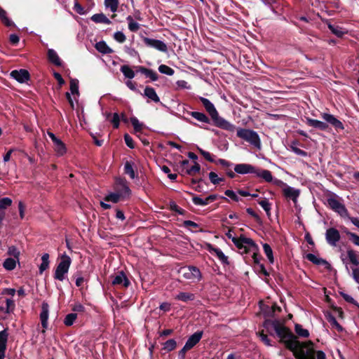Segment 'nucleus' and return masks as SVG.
Wrapping results in <instances>:
<instances>
[{"label":"nucleus","mask_w":359,"mask_h":359,"mask_svg":"<svg viewBox=\"0 0 359 359\" xmlns=\"http://www.w3.org/2000/svg\"><path fill=\"white\" fill-rule=\"evenodd\" d=\"M199 99L211 118L218 113L215 105L208 99L203 97H200Z\"/></svg>","instance_id":"nucleus-22"},{"label":"nucleus","mask_w":359,"mask_h":359,"mask_svg":"<svg viewBox=\"0 0 359 359\" xmlns=\"http://www.w3.org/2000/svg\"><path fill=\"white\" fill-rule=\"evenodd\" d=\"M322 117L327 123L331 124L335 128L341 130L344 128L343 123L332 114L323 113Z\"/></svg>","instance_id":"nucleus-18"},{"label":"nucleus","mask_w":359,"mask_h":359,"mask_svg":"<svg viewBox=\"0 0 359 359\" xmlns=\"http://www.w3.org/2000/svg\"><path fill=\"white\" fill-rule=\"evenodd\" d=\"M209 179L213 184H217L223 181V178L219 177L217 174L214 172L209 173Z\"/></svg>","instance_id":"nucleus-56"},{"label":"nucleus","mask_w":359,"mask_h":359,"mask_svg":"<svg viewBox=\"0 0 359 359\" xmlns=\"http://www.w3.org/2000/svg\"><path fill=\"white\" fill-rule=\"evenodd\" d=\"M130 284V283L123 271L118 272L112 280V285H122L124 287H128Z\"/></svg>","instance_id":"nucleus-20"},{"label":"nucleus","mask_w":359,"mask_h":359,"mask_svg":"<svg viewBox=\"0 0 359 359\" xmlns=\"http://www.w3.org/2000/svg\"><path fill=\"white\" fill-rule=\"evenodd\" d=\"M137 68L138 72L144 74L147 78H149L152 81H156L158 79V74L154 70L144 67H138Z\"/></svg>","instance_id":"nucleus-26"},{"label":"nucleus","mask_w":359,"mask_h":359,"mask_svg":"<svg viewBox=\"0 0 359 359\" xmlns=\"http://www.w3.org/2000/svg\"><path fill=\"white\" fill-rule=\"evenodd\" d=\"M328 205L332 210L342 217L348 215V210L345 205L341 202V198L336 194H333L327 198Z\"/></svg>","instance_id":"nucleus-7"},{"label":"nucleus","mask_w":359,"mask_h":359,"mask_svg":"<svg viewBox=\"0 0 359 359\" xmlns=\"http://www.w3.org/2000/svg\"><path fill=\"white\" fill-rule=\"evenodd\" d=\"M299 143L297 141H293L290 145V150L298 156L306 157L308 156L306 151L298 148Z\"/></svg>","instance_id":"nucleus-32"},{"label":"nucleus","mask_w":359,"mask_h":359,"mask_svg":"<svg viewBox=\"0 0 359 359\" xmlns=\"http://www.w3.org/2000/svg\"><path fill=\"white\" fill-rule=\"evenodd\" d=\"M197 149L198 150V151L200 152V154L209 162H211V163H214L215 162V159L212 156V155L208 152V151H206L203 149H202L201 148H199L198 147Z\"/></svg>","instance_id":"nucleus-55"},{"label":"nucleus","mask_w":359,"mask_h":359,"mask_svg":"<svg viewBox=\"0 0 359 359\" xmlns=\"http://www.w3.org/2000/svg\"><path fill=\"white\" fill-rule=\"evenodd\" d=\"M294 330L295 332L301 337L307 338L309 336V330L303 328L299 324H295Z\"/></svg>","instance_id":"nucleus-43"},{"label":"nucleus","mask_w":359,"mask_h":359,"mask_svg":"<svg viewBox=\"0 0 359 359\" xmlns=\"http://www.w3.org/2000/svg\"><path fill=\"white\" fill-rule=\"evenodd\" d=\"M257 167L248 163H239L234 166V172L240 175L255 174Z\"/></svg>","instance_id":"nucleus-13"},{"label":"nucleus","mask_w":359,"mask_h":359,"mask_svg":"<svg viewBox=\"0 0 359 359\" xmlns=\"http://www.w3.org/2000/svg\"><path fill=\"white\" fill-rule=\"evenodd\" d=\"M111 122L113 124L114 128H118L119 126L120 116L117 113H114L112 116Z\"/></svg>","instance_id":"nucleus-63"},{"label":"nucleus","mask_w":359,"mask_h":359,"mask_svg":"<svg viewBox=\"0 0 359 359\" xmlns=\"http://www.w3.org/2000/svg\"><path fill=\"white\" fill-rule=\"evenodd\" d=\"M340 233L335 228H330L325 232V239L329 245L335 247L340 240Z\"/></svg>","instance_id":"nucleus-11"},{"label":"nucleus","mask_w":359,"mask_h":359,"mask_svg":"<svg viewBox=\"0 0 359 359\" xmlns=\"http://www.w3.org/2000/svg\"><path fill=\"white\" fill-rule=\"evenodd\" d=\"M237 136L257 149L261 148V140L257 132L245 128H239L237 130Z\"/></svg>","instance_id":"nucleus-5"},{"label":"nucleus","mask_w":359,"mask_h":359,"mask_svg":"<svg viewBox=\"0 0 359 359\" xmlns=\"http://www.w3.org/2000/svg\"><path fill=\"white\" fill-rule=\"evenodd\" d=\"M124 140H125L126 145L129 148L133 149L135 147V144H134L133 140L128 134H126L124 135Z\"/></svg>","instance_id":"nucleus-62"},{"label":"nucleus","mask_w":359,"mask_h":359,"mask_svg":"<svg viewBox=\"0 0 359 359\" xmlns=\"http://www.w3.org/2000/svg\"><path fill=\"white\" fill-rule=\"evenodd\" d=\"M346 235L354 245L359 246V236L350 231H347Z\"/></svg>","instance_id":"nucleus-59"},{"label":"nucleus","mask_w":359,"mask_h":359,"mask_svg":"<svg viewBox=\"0 0 359 359\" xmlns=\"http://www.w3.org/2000/svg\"><path fill=\"white\" fill-rule=\"evenodd\" d=\"M226 236L228 238L231 240L238 249H243L245 252L249 250H257V245L254 241L250 238H247L244 236H241L238 238L235 237L232 230H229L228 232L226 233Z\"/></svg>","instance_id":"nucleus-2"},{"label":"nucleus","mask_w":359,"mask_h":359,"mask_svg":"<svg viewBox=\"0 0 359 359\" xmlns=\"http://www.w3.org/2000/svg\"><path fill=\"white\" fill-rule=\"evenodd\" d=\"M47 134L53 142L54 150L57 155L59 156H63L67 152L65 144L54 133L48 131Z\"/></svg>","instance_id":"nucleus-9"},{"label":"nucleus","mask_w":359,"mask_h":359,"mask_svg":"<svg viewBox=\"0 0 359 359\" xmlns=\"http://www.w3.org/2000/svg\"><path fill=\"white\" fill-rule=\"evenodd\" d=\"M144 96L148 97L151 101L158 103L160 102V98L158 96L156 90L154 88L150 86H147L144 90Z\"/></svg>","instance_id":"nucleus-25"},{"label":"nucleus","mask_w":359,"mask_h":359,"mask_svg":"<svg viewBox=\"0 0 359 359\" xmlns=\"http://www.w3.org/2000/svg\"><path fill=\"white\" fill-rule=\"evenodd\" d=\"M263 326L271 335L276 333L280 338V341L284 343L288 349L292 351L296 357L299 359H304V351L297 353V349L299 348L300 344L296 336L279 320H266L264 322Z\"/></svg>","instance_id":"nucleus-1"},{"label":"nucleus","mask_w":359,"mask_h":359,"mask_svg":"<svg viewBox=\"0 0 359 359\" xmlns=\"http://www.w3.org/2000/svg\"><path fill=\"white\" fill-rule=\"evenodd\" d=\"M195 299V295L191 292H180L176 297L175 299L182 301L184 302H187L189 301H193Z\"/></svg>","instance_id":"nucleus-31"},{"label":"nucleus","mask_w":359,"mask_h":359,"mask_svg":"<svg viewBox=\"0 0 359 359\" xmlns=\"http://www.w3.org/2000/svg\"><path fill=\"white\" fill-rule=\"evenodd\" d=\"M77 318V314L74 313L67 314L64 320V324L67 326H71Z\"/></svg>","instance_id":"nucleus-50"},{"label":"nucleus","mask_w":359,"mask_h":359,"mask_svg":"<svg viewBox=\"0 0 359 359\" xmlns=\"http://www.w3.org/2000/svg\"><path fill=\"white\" fill-rule=\"evenodd\" d=\"M213 251L222 263L229 264L228 257L224 254L222 250L219 248H214Z\"/></svg>","instance_id":"nucleus-49"},{"label":"nucleus","mask_w":359,"mask_h":359,"mask_svg":"<svg viewBox=\"0 0 359 359\" xmlns=\"http://www.w3.org/2000/svg\"><path fill=\"white\" fill-rule=\"evenodd\" d=\"M181 169L182 172L187 175H194L196 173L199 172L201 166L196 162H194V165H189V161L184 160L181 162Z\"/></svg>","instance_id":"nucleus-12"},{"label":"nucleus","mask_w":359,"mask_h":359,"mask_svg":"<svg viewBox=\"0 0 359 359\" xmlns=\"http://www.w3.org/2000/svg\"><path fill=\"white\" fill-rule=\"evenodd\" d=\"M12 204V200L10 198L5 197L0 199V210L6 209Z\"/></svg>","instance_id":"nucleus-54"},{"label":"nucleus","mask_w":359,"mask_h":359,"mask_svg":"<svg viewBox=\"0 0 359 359\" xmlns=\"http://www.w3.org/2000/svg\"><path fill=\"white\" fill-rule=\"evenodd\" d=\"M49 316V305L47 302H43L41 304V311L40 313V320L41 325L43 328L42 332H45V330L48 328Z\"/></svg>","instance_id":"nucleus-15"},{"label":"nucleus","mask_w":359,"mask_h":359,"mask_svg":"<svg viewBox=\"0 0 359 359\" xmlns=\"http://www.w3.org/2000/svg\"><path fill=\"white\" fill-rule=\"evenodd\" d=\"M328 28L332 34L338 37L343 36V35L346 33L345 29L338 25H334L330 23L328 24Z\"/></svg>","instance_id":"nucleus-38"},{"label":"nucleus","mask_w":359,"mask_h":359,"mask_svg":"<svg viewBox=\"0 0 359 359\" xmlns=\"http://www.w3.org/2000/svg\"><path fill=\"white\" fill-rule=\"evenodd\" d=\"M95 47L98 52L102 54H108L113 53V50L110 47H109L107 43L104 41H101L96 43Z\"/></svg>","instance_id":"nucleus-29"},{"label":"nucleus","mask_w":359,"mask_h":359,"mask_svg":"<svg viewBox=\"0 0 359 359\" xmlns=\"http://www.w3.org/2000/svg\"><path fill=\"white\" fill-rule=\"evenodd\" d=\"M142 39L147 46L154 48L163 53H166L168 51L167 44L163 41L150 39L148 37H143Z\"/></svg>","instance_id":"nucleus-8"},{"label":"nucleus","mask_w":359,"mask_h":359,"mask_svg":"<svg viewBox=\"0 0 359 359\" xmlns=\"http://www.w3.org/2000/svg\"><path fill=\"white\" fill-rule=\"evenodd\" d=\"M182 276L191 282H199L202 279V274L198 268L194 266H184L180 269Z\"/></svg>","instance_id":"nucleus-6"},{"label":"nucleus","mask_w":359,"mask_h":359,"mask_svg":"<svg viewBox=\"0 0 359 359\" xmlns=\"http://www.w3.org/2000/svg\"><path fill=\"white\" fill-rule=\"evenodd\" d=\"M8 254L11 256H13L14 259L18 260L20 256V251L15 246H11L8 248Z\"/></svg>","instance_id":"nucleus-58"},{"label":"nucleus","mask_w":359,"mask_h":359,"mask_svg":"<svg viewBox=\"0 0 359 359\" xmlns=\"http://www.w3.org/2000/svg\"><path fill=\"white\" fill-rule=\"evenodd\" d=\"M327 320L328 322L331 324V325L335 327L337 330V331L342 332L344 330L342 326L337 322V320L333 316H330Z\"/></svg>","instance_id":"nucleus-53"},{"label":"nucleus","mask_w":359,"mask_h":359,"mask_svg":"<svg viewBox=\"0 0 359 359\" xmlns=\"http://www.w3.org/2000/svg\"><path fill=\"white\" fill-rule=\"evenodd\" d=\"M126 20L128 24V29L130 32H136L137 31L139 30V29L140 27V25L134 20L133 16L128 15L126 18Z\"/></svg>","instance_id":"nucleus-34"},{"label":"nucleus","mask_w":359,"mask_h":359,"mask_svg":"<svg viewBox=\"0 0 359 359\" xmlns=\"http://www.w3.org/2000/svg\"><path fill=\"white\" fill-rule=\"evenodd\" d=\"M263 250H264V252L266 257L268 258L269 262L271 264H273L274 262V258H273V250H272L271 246L267 243H264L263 244Z\"/></svg>","instance_id":"nucleus-42"},{"label":"nucleus","mask_w":359,"mask_h":359,"mask_svg":"<svg viewBox=\"0 0 359 359\" xmlns=\"http://www.w3.org/2000/svg\"><path fill=\"white\" fill-rule=\"evenodd\" d=\"M15 303L12 299H6V306H1L0 311H2L5 313H11L15 309Z\"/></svg>","instance_id":"nucleus-37"},{"label":"nucleus","mask_w":359,"mask_h":359,"mask_svg":"<svg viewBox=\"0 0 359 359\" xmlns=\"http://www.w3.org/2000/svg\"><path fill=\"white\" fill-rule=\"evenodd\" d=\"M190 115L193 118H194L195 119H196L197 121H198L201 123H210V118L204 113L198 112V111H191V112H190Z\"/></svg>","instance_id":"nucleus-30"},{"label":"nucleus","mask_w":359,"mask_h":359,"mask_svg":"<svg viewBox=\"0 0 359 359\" xmlns=\"http://www.w3.org/2000/svg\"><path fill=\"white\" fill-rule=\"evenodd\" d=\"M255 176L262 179L266 182H272L274 184L275 179L273 177L271 172L268 170L261 169L257 167Z\"/></svg>","instance_id":"nucleus-17"},{"label":"nucleus","mask_w":359,"mask_h":359,"mask_svg":"<svg viewBox=\"0 0 359 359\" xmlns=\"http://www.w3.org/2000/svg\"><path fill=\"white\" fill-rule=\"evenodd\" d=\"M124 171L128 174L131 179L135 178V172L133 169V163L130 161H127L124 165Z\"/></svg>","instance_id":"nucleus-41"},{"label":"nucleus","mask_w":359,"mask_h":359,"mask_svg":"<svg viewBox=\"0 0 359 359\" xmlns=\"http://www.w3.org/2000/svg\"><path fill=\"white\" fill-rule=\"evenodd\" d=\"M192 201L196 205L204 206L208 205L206 198L203 199L198 196H194L192 198Z\"/></svg>","instance_id":"nucleus-57"},{"label":"nucleus","mask_w":359,"mask_h":359,"mask_svg":"<svg viewBox=\"0 0 359 359\" xmlns=\"http://www.w3.org/2000/svg\"><path fill=\"white\" fill-rule=\"evenodd\" d=\"M224 194H225L226 196H227L228 197H229L231 199H232L234 201H239V197L236 194V192H234L232 190L227 189V190L225 191Z\"/></svg>","instance_id":"nucleus-61"},{"label":"nucleus","mask_w":359,"mask_h":359,"mask_svg":"<svg viewBox=\"0 0 359 359\" xmlns=\"http://www.w3.org/2000/svg\"><path fill=\"white\" fill-rule=\"evenodd\" d=\"M259 205L264 210L268 216L271 215V204L269 202L268 199L264 198L258 202Z\"/></svg>","instance_id":"nucleus-48"},{"label":"nucleus","mask_w":359,"mask_h":359,"mask_svg":"<svg viewBox=\"0 0 359 359\" xmlns=\"http://www.w3.org/2000/svg\"><path fill=\"white\" fill-rule=\"evenodd\" d=\"M347 257L354 266H358L359 265V258L357 252L353 250H347Z\"/></svg>","instance_id":"nucleus-36"},{"label":"nucleus","mask_w":359,"mask_h":359,"mask_svg":"<svg viewBox=\"0 0 359 359\" xmlns=\"http://www.w3.org/2000/svg\"><path fill=\"white\" fill-rule=\"evenodd\" d=\"M49 255L45 253L41 257V263L39 266V273L42 274L49 267Z\"/></svg>","instance_id":"nucleus-35"},{"label":"nucleus","mask_w":359,"mask_h":359,"mask_svg":"<svg viewBox=\"0 0 359 359\" xmlns=\"http://www.w3.org/2000/svg\"><path fill=\"white\" fill-rule=\"evenodd\" d=\"M214 122V124L222 129L233 132L235 129V126L229 122L227 120L221 117L217 113L212 118H211Z\"/></svg>","instance_id":"nucleus-10"},{"label":"nucleus","mask_w":359,"mask_h":359,"mask_svg":"<svg viewBox=\"0 0 359 359\" xmlns=\"http://www.w3.org/2000/svg\"><path fill=\"white\" fill-rule=\"evenodd\" d=\"M114 39L119 43H123L126 37L122 32L118 31L114 34Z\"/></svg>","instance_id":"nucleus-60"},{"label":"nucleus","mask_w":359,"mask_h":359,"mask_svg":"<svg viewBox=\"0 0 359 359\" xmlns=\"http://www.w3.org/2000/svg\"><path fill=\"white\" fill-rule=\"evenodd\" d=\"M48 60L55 65L57 67H60L62 65V61L60 57L56 51L52 48H49L48 50Z\"/></svg>","instance_id":"nucleus-27"},{"label":"nucleus","mask_w":359,"mask_h":359,"mask_svg":"<svg viewBox=\"0 0 359 359\" xmlns=\"http://www.w3.org/2000/svg\"><path fill=\"white\" fill-rule=\"evenodd\" d=\"M203 337V332L198 331L191 334L185 343L186 348L191 349L194 348L201 339Z\"/></svg>","instance_id":"nucleus-19"},{"label":"nucleus","mask_w":359,"mask_h":359,"mask_svg":"<svg viewBox=\"0 0 359 359\" xmlns=\"http://www.w3.org/2000/svg\"><path fill=\"white\" fill-rule=\"evenodd\" d=\"M130 122L136 133L142 131V130L144 128V124L140 122L139 120L135 116H133L130 118Z\"/></svg>","instance_id":"nucleus-46"},{"label":"nucleus","mask_w":359,"mask_h":359,"mask_svg":"<svg viewBox=\"0 0 359 359\" xmlns=\"http://www.w3.org/2000/svg\"><path fill=\"white\" fill-rule=\"evenodd\" d=\"M116 184L118 186L117 191L119 193V194H121L122 198H128L130 196L131 194V191L125 180L118 179L116 181Z\"/></svg>","instance_id":"nucleus-16"},{"label":"nucleus","mask_w":359,"mask_h":359,"mask_svg":"<svg viewBox=\"0 0 359 359\" xmlns=\"http://www.w3.org/2000/svg\"><path fill=\"white\" fill-rule=\"evenodd\" d=\"M91 20L95 23L111 24V21L102 13L94 14L92 15Z\"/></svg>","instance_id":"nucleus-28"},{"label":"nucleus","mask_w":359,"mask_h":359,"mask_svg":"<svg viewBox=\"0 0 359 359\" xmlns=\"http://www.w3.org/2000/svg\"><path fill=\"white\" fill-rule=\"evenodd\" d=\"M118 4V0H104L105 8L109 9L112 13L117 11Z\"/></svg>","instance_id":"nucleus-39"},{"label":"nucleus","mask_w":359,"mask_h":359,"mask_svg":"<svg viewBox=\"0 0 359 359\" xmlns=\"http://www.w3.org/2000/svg\"><path fill=\"white\" fill-rule=\"evenodd\" d=\"M351 276L357 283H359V268L355 267L352 269Z\"/></svg>","instance_id":"nucleus-64"},{"label":"nucleus","mask_w":359,"mask_h":359,"mask_svg":"<svg viewBox=\"0 0 359 359\" xmlns=\"http://www.w3.org/2000/svg\"><path fill=\"white\" fill-rule=\"evenodd\" d=\"M176 346H177L176 341L173 339H168V341H166L163 344V350H165L168 352H170V351H172L174 349H175Z\"/></svg>","instance_id":"nucleus-44"},{"label":"nucleus","mask_w":359,"mask_h":359,"mask_svg":"<svg viewBox=\"0 0 359 359\" xmlns=\"http://www.w3.org/2000/svg\"><path fill=\"white\" fill-rule=\"evenodd\" d=\"M306 123L309 126H311V127L315 128L320 129L321 130L325 131L328 128V125H327V123L321 121L313 119V118H306Z\"/></svg>","instance_id":"nucleus-23"},{"label":"nucleus","mask_w":359,"mask_h":359,"mask_svg":"<svg viewBox=\"0 0 359 359\" xmlns=\"http://www.w3.org/2000/svg\"><path fill=\"white\" fill-rule=\"evenodd\" d=\"M8 334L6 330L0 332V359H4Z\"/></svg>","instance_id":"nucleus-21"},{"label":"nucleus","mask_w":359,"mask_h":359,"mask_svg":"<svg viewBox=\"0 0 359 359\" xmlns=\"http://www.w3.org/2000/svg\"><path fill=\"white\" fill-rule=\"evenodd\" d=\"M121 72L128 79H133L135 76V72L128 65H123L121 67Z\"/></svg>","instance_id":"nucleus-40"},{"label":"nucleus","mask_w":359,"mask_h":359,"mask_svg":"<svg viewBox=\"0 0 359 359\" xmlns=\"http://www.w3.org/2000/svg\"><path fill=\"white\" fill-rule=\"evenodd\" d=\"M0 19L1 22L7 27H15L14 22L8 18L7 13L0 6Z\"/></svg>","instance_id":"nucleus-33"},{"label":"nucleus","mask_w":359,"mask_h":359,"mask_svg":"<svg viewBox=\"0 0 359 359\" xmlns=\"http://www.w3.org/2000/svg\"><path fill=\"white\" fill-rule=\"evenodd\" d=\"M70 91L72 95H79V81L77 79H71Z\"/></svg>","instance_id":"nucleus-52"},{"label":"nucleus","mask_w":359,"mask_h":359,"mask_svg":"<svg viewBox=\"0 0 359 359\" xmlns=\"http://www.w3.org/2000/svg\"><path fill=\"white\" fill-rule=\"evenodd\" d=\"M122 198L121 194L118 191L115 193H110L104 197V201H111L114 203H118Z\"/></svg>","instance_id":"nucleus-47"},{"label":"nucleus","mask_w":359,"mask_h":359,"mask_svg":"<svg viewBox=\"0 0 359 359\" xmlns=\"http://www.w3.org/2000/svg\"><path fill=\"white\" fill-rule=\"evenodd\" d=\"M158 71L163 74H166L168 76H172L174 74L175 71L170 67L165 65H161L158 67Z\"/></svg>","instance_id":"nucleus-51"},{"label":"nucleus","mask_w":359,"mask_h":359,"mask_svg":"<svg viewBox=\"0 0 359 359\" xmlns=\"http://www.w3.org/2000/svg\"><path fill=\"white\" fill-rule=\"evenodd\" d=\"M11 76L19 83H25L30 79L29 73L27 70L21 69L20 70H13L11 72Z\"/></svg>","instance_id":"nucleus-14"},{"label":"nucleus","mask_w":359,"mask_h":359,"mask_svg":"<svg viewBox=\"0 0 359 359\" xmlns=\"http://www.w3.org/2000/svg\"><path fill=\"white\" fill-rule=\"evenodd\" d=\"M306 258L310 261L311 262L316 264V265H322L325 266V268L330 267V264L325 259L313 255L311 253H309L306 255Z\"/></svg>","instance_id":"nucleus-24"},{"label":"nucleus","mask_w":359,"mask_h":359,"mask_svg":"<svg viewBox=\"0 0 359 359\" xmlns=\"http://www.w3.org/2000/svg\"><path fill=\"white\" fill-rule=\"evenodd\" d=\"M4 267L8 271H11L15 268L16 260L14 258H7L3 264Z\"/></svg>","instance_id":"nucleus-45"},{"label":"nucleus","mask_w":359,"mask_h":359,"mask_svg":"<svg viewBox=\"0 0 359 359\" xmlns=\"http://www.w3.org/2000/svg\"><path fill=\"white\" fill-rule=\"evenodd\" d=\"M274 184L281 187L284 197L287 199L292 200L294 205L297 207L298 198L301 193L300 189L290 187L282 180L276 178L275 179Z\"/></svg>","instance_id":"nucleus-4"},{"label":"nucleus","mask_w":359,"mask_h":359,"mask_svg":"<svg viewBox=\"0 0 359 359\" xmlns=\"http://www.w3.org/2000/svg\"><path fill=\"white\" fill-rule=\"evenodd\" d=\"M72 263V259L66 253H64L60 257V262L57 264L55 273L54 278L60 281H63L66 278V275L69 271Z\"/></svg>","instance_id":"nucleus-3"}]
</instances>
